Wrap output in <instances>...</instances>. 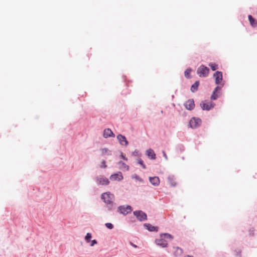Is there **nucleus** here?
Returning a JSON list of instances; mask_svg holds the SVG:
<instances>
[{"label": "nucleus", "instance_id": "3", "mask_svg": "<svg viewBox=\"0 0 257 257\" xmlns=\"http://www.w3.org/2000/svg\"><path fill=\"white\" fill-rule=\"evenodd\" d=\"M101 198L105 203L110 204L114 199V195L109 192H106L102 194Z\"/></svg>", "mask_w": 257, "mask_h": 257}, {"label": "nucleus", "instance_id": "18", "mask_svg": "<svg viewBox=\"0 0 257 257\" xmlns=\"http://www.w3.org/2000/svg\"><path fill=\"white\" fill-rule=\"evenodd\" d=\"M168 181L169 184L172 186V187H175L176 186V182L175 179L173 176H169L168 178Z\"/></svg>", "mask_w": 257, "mask_h": 257}, {"label": "nucleus", "instance_id": "24", "mask_svg": "<svg viewBox=\"0 0 257 257\" xmlns=\"http://www.w3.org/2000/svg\"><path fill=\"white\" fill-rule=\"evenodd\" d=\"M119 163L121 165L120 166V168L124 169L125 170H126V171H127L128 170V169H129L128 166L126 165L125 163H124L122 162H119Z\"/></svg>", "mask_w": 257, "mask_h": 257}, {"label": "nucleus", "instance_id": "31", "mask_svg": "<svg viewBox=\"0 0 257 257\" xmlns=\"http://www.w3.org/2000/svg\"><path fill=\"white\" fill-rule=\"evenodd\" d=\"M96 243H97V241L95 240H93L92 241V243H91V245L93 246V245H94V244H96Z\"/></svg>", "mask_w": 257, "mask_h": 257}, {"label": "nucleus", "instance_id": "15", "mask_svg": "<svg viewBox=\"0 0 257 257\" xmlns=\"http://www.w3.org/2000/svg\"><path fill=\"white\" fill-rule=\"evenodd\" d=\"M151 183L154 186H158L160 184V179L158 177H150Z\"/></svg>", "mask_w": 257, "mask_h": 257}, {"label": "nucleus", "instance_id": "30", "mask_svg": "<svg viewBox=\"0 0 257 257\" xmlns=\"http://www.w3.org/2000/svg\"><path fill=\"white\" fill-rule=\"evenodd\" d=\"M107 167V166L105 164V161H102L101 163L100 167L102 168H105Z\"/></svg>", "mask_w": 257, "mask_h": 257}, {"label": "nucleus", "instance_id": "29", "mask_svg": "<svg viewBox=\"0 0 257 257\" xmlns=\"http://www.w3.org/2000/svg\"><path fill=\"white\" fill-rule=\"evenodd\" d=\"M105 226L108 229H111L113 228V225L111 223H105Z\"/></svg>", "mask_w": 257, "mask_h": 257}, {"label": "nucleus", "instance_id": "23", "mask_svg": "<svg viewBox=\"0 0 257 257\" xmlns=\"http://www.w3.org/2000/svg\"><path fill=\"white\" fill-rule=\"evenodd\" d=\"M191 71H192L191 69L188 68V69H187L186 70V71H185V72H184L185 76L187 78H190V73H191Z\"/></svg>", "mask_w": 257, "mask_h": 257}, {"label": "nucleus", "instance_id": "35", "mask_svg": "<svg viewBox=\"0 0 257 257\" xmlns=\"http://www.w3.org/2000/svg\"><path fill=\"white\" fill-rule=\"evenodd\" d=\"M134 246L135 247H137V246L136 245H134Z\"/></svg>", "mask_w": 257, "mask_h": 257}, {"label": "nucleus", "instance_id": "11", "mask_svg": "<svg viewBox=\"0 0 257 257\" xmlns=\"http://www.w3.org/2000/svg\"><path fill=\"white\" fill-rule=\"evenodd\" d=\"M123 177L122 175V173L120 172H117V173H115L114 174L111 175L110 176V179L111 180L113 181H121L123 179Z\"/></svg>", "mask_w": 257, "mask_h": 257}, {"label": "nucleus", "instance_id": "5", "mask_svg": "<svg viewBox=\"0 0 257 257\" xmlns=\"http://www.w3.org/2000/svg\"><path fill=\"white\" fill-rule=\"evenodd\" d=\"M118 211L121 214L126 215L132 211V208L130 205L120 206L118 208Z\"/></svg>", "mask_w": 257, "mask_h": 257}, {"label": "nucleus", "instance_id": "8", "mask_svg": "<svg viewBox=\"0 0 257 257\" xmlns=\"http://www.w3.org/2000/svg\"><path fill=\"white\" fill-rule=\"evenodd\" d=\"M134 214L140 221H144L147 219V214L142 211H134Z\"/></svg>", "mask_w": 257, "mask_h": 257}, {"label": "nucleus", "instance_id": "20", "mask_svg": "<svg viewBox=\"0 0 257 257\" xmlns=\"http://www.w3.org/2000/svg\"><path fill=\"white\" fill-rule=\"evenodd\" d=\"M174 255L175 256H179L181 255L183 253V250L178 247H176L174 248Z\"/></svg>", "mask_w": 257, "mask_h": 257}, {"label": "nucleus", "instance_id": "17", "mask_svg": "<svg viewBox=\"0 0 257 257\" xmlns=\"http://www.w3.org/2000/svg\"><path fill=\"white\" fill-rule=\"evenodd\" d=\"M145 226L150 231H158V227L154 226L150 224H145Z\"/></svg>", "mask_w": 257, "mask_h": 257}, {"label": "nucleus", "instance_id": "12", "mask_svg": "<svg viewBox=\"0 0 257 257\" xmlns=\"http://www.w3.org/2000/svg\"><path fill=\"white\" fill-rule=\"evenodd\" d=\"M117 139L121 145L126 146L128 145V142L124 136L118 135L117 136Z\"/></svg>", "mask_w": 257, "mask_h": 257}, {"label": "nucleus", "instance_id": "28", "mask_svg": "<svg viewBox=\"0 0 257 257\" xmlns=\"http://www.w3.org/2000/svg\"><path fill=\"white\" fill-rule=\"evenodd\" d=\"M91 238V233H87L85 238V240L87 241V242H89Z\"/></svg>", "mask_w": 257, "mask_h": 257}, {"label": "nucleus", "instance_id": "2", "mask_svg": "<svg viewBox=\"0 0 257 257\" xmlns=\"http://www.w3.org/2000/svg\"><path fill=\"white\" fill-rule=\"evenodd\" d=\"M209 72V68L203 65H201L199 66L197 70V73L200 77H205L207 76Z\"/></svg>", "mask_w": 257, "mask_h": 257}, {"label": "nucleus", "instance_id": "4", "mask_svg": "<svg viewBox=\"0 0 257 257\" xmlns=\"http://www.w3.org/2000/svg\"><path fill=\"white\" fill-rule=\"evenodd\" d=\"M214 106V103L207 100L202 101L200 103V106L203 110H209L213 108Z\"/></svg>", "mask_w": 257, "mask_h": 257}, {"label": "nucleus", "instance_id": "9", "mask_svg": "<svg viewBox=\"0 0 257 257\" xmlns=\"http://www.w3.org/2000/svg\"><path fill=\"white\" fill-rule=\"evenodd\" d=\"M213 76L215 78V83L216 84H220L222 80V72L220 71H217L214 74Z\"/></svg>", "mask_w": 257, "mask_h": 257}, {"label": "nucleus", "instance_id": "34", "mask_svg": "<svg viewBox=\"0 0 257 257\" xmlns=\"http://www.w3.org/2000/svg\"><path fill=\"white\" fill-rule=\"evenodd\" d=\"M184 257H193V256H190V255H186Z\"/></svg>", "mask_w": 257, "mask_h": 257}, {"label": "nucleus", "instance_id": "14", "mask_svg": "<svg viewBox=\"0 0 257 257\" xmlns=\"http://www.w3.org/2000/svg\"><path fill=\"white\" fill-rule=\"evenodd\" d=\"M103 136L105 138L114 137V134L109 128H106L103 131Z\"/></svg>", "mask_w": 257, "mask_h": 257}, {"label": "nucleus", "instance_id": "32", "mask_svg": "<svg viewBox=\"0 0 257 257\" xmlns=\"http://www.w3.org/2000/svg\"><path fill=\"white\" fill-rule=\"evenodd\" d=\"M121 157H122V158L123 159L125 160H126V159L125 158V157L124 156H123L122 155H121Z\"/></svg>", "mask_w": 257, "mask_h": 257}, {"label": "nucleus", "instance_id": "13", "mask_svg": "<svg viewBox=\"0 0 257 257\" xmlns=\"http://www.w3.org/2000/svg\"><path fill=\"white\" fill-rule=\"evenodd\" d=\"M221 87L217 86L214 90L213 91L212 94L211 96V99L212 100H216L220 95L219 93H218V91L221 90Z\"/></svg>", "mask_w": 257, "mask_h": 257}, {"label": "nucleus", "instance_id": "26", "mask_svg": "<svg viewBox=\"0 0 257 257\" xmlns=\"http://www.w3.org/2000/svg\"><path fill=\"white\" fill-rule=\"evenodd\" d=\"M209 66L210 67V68H211V69L213 71H215V70H216L218 68V65L214 63H210L209 64Z\"/></svg>", "mask_w": 257, "mask_h": 257}, {"label": "nucleus", "instance_id": "21", "mask_svg": "<svg viewBox=\"0 0 257 257\" xmlns=\"http://www.w3.org/2000/svg\"><path fill=\"white\" fill-rule=\"evenodd\" d=\"M199 85V82L198 81H196L193 85H192L191 87V91L193 92L196 91Z\"/></svg>", "mask_w": 257, "mask_h": 257}, {"label": "nucleus", "instance_id": "1", "mask_svg": "<svg viewBox=\"0 0 257 257\" xmlns=\"http://www.w3.org/2000/svg\"><path fill=\"white\" fill-rule=\"evenodd\" d=\"M173 239L172 236L168 233H164L160 235V238L156 240L157 245L162 247H165L167 246L168 241Z\"/></svg>", "mask_w": 257, "mask_h": 257}, {"label": "nucleus", "instance_id": "16", "mask_svg": "<svg viewBox=\"0 0 257 257\" xmlns=\"http://www.w3.org/2000/svg\"><path fill=\"white\" fill-rule=\"evenodd\" d=\"M146 155L151 159L155 160L156 158L154 151L151 149H149L146 151Z\"/></svg>", "mask_w": 257, "mask_h": 257}, {"label": "nucleus", "instance_id": "7", "mask_svg": "<svg viewBox=\"0 0 257 257\" xmlns=\"http://www.w3.org/2000/svg\"><path fill=\"white\" fill-rule=\"evenodd\" d=\"M201 123V120L199 118L193 117L189 122L190 127L193 128L198 127Z\"/></svg>", "mask_w": 257, "mask_h": 257}, {"label": "nucleus", "instance_id": "22", "mask_svg": "<svg viewBox=\"0 0 257 257\" xmlns=\"http://www.w3.org/2000/svg\"><path fill=\"white\" fill-rule=\"evenodd\" d=\"M100 151H101V155L102 156H105V155L109 156V155H111L110 151L108 149L103 148V149H101Z\"/></svg>", "mask_w": 257, "mask_h": 257}, {"label": "nucleus", "instance_id": "25", "mask_svg": "<svg viewBox=\"0 0 257 257\" xmlns=\"http://www.w3.org/2000/svg\"><path fill=\"white\" fill-rule=\"evenodd\" d=\"M132 178L135 179L137 181H139L140 182L143 183L144 182L143 180L140 178L138 175L136 174H134L132 176Z\"/></svg>", "mask_w": 257, "mask_h": 257}, {"label": "nucleus", "instance_id": "19", "mask_svg": "<svg viewBox=\"0 0 257 257\" xmlns=\"http://www.w3.org/2000/svg\"><path fill=\"white\" fill-rule=\"evenodd\" d=\"M248 17L250 24L253 27H256L257 26V21L251 15H248Z\"/></svg>", "mask_w": 257, "mask_h": 257}, {"label": "nucleus", "instance_id": "10", "mask_svg": "<svg viewBox=\"0 0 257 257\" xmlns=\"http://www.w3.org/2000/svg\"><path fill=\"white\" fill-rule=\"evenodd\" d=\"M184 105L185 108L188 110H191L193 109L195 107L194 100L192 99L188 100L184 103Z\"/></svg>", "mask_w": 257, "mask_h": 257}, {"label": "nucleus", "instance_id": "27", "mask_svg": "<svg viewBox=\"0 0 257 257\" xmlns=\"http://www.w3.org/2000/svg\"><path fill=\"white\" fill-rule=\"evenodd\" d=\"M138 163L139 164H140L144 169H146V166L144 164L143 161L141 159H139L138 160Z\"/></svg>", "mask_w": 257, "mask_h": 257}, {"label": "nucleus", "instance_id": "6", "mask_svg": "<svg viewBox=\"0 0 257 257\" xmlns=\"http://www.w3.org/2000/svg\"><path fill=\"white\" fill-rule=\"evenodd\" d=\"M95 180L97 183L100 185H107L109 183L108 178L103 176H98L96 178Z\"/></svg>", "mask_w": 257, "mask_h": 257}, {"label": "nucleus", "instance_id": "33", "mask_svg": "<svg viewBox=\"0 0 257 257\" xmlns=\"http://www.w3.org/2000/svg\"><path fill=\"white\" fill-rule=\"evenodd\" d=\"M163 154H164V157H165L166 158H167V155H166V154H165V153L164 152H163Z\"/></svg>", "mask_w": 257, "mask_h": 257}]
</instances>
